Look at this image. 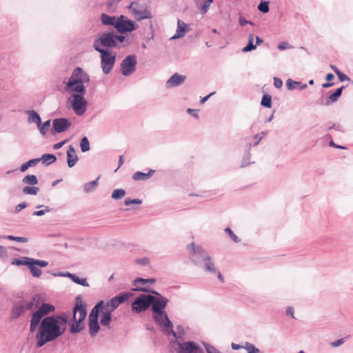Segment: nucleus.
Masks as SVG:
<instances>
[{
	"label": "nucleus",
	"instance_id": "nucleus-1",
	"mask_svg": "<svg viewBox=\"0 0 353 353\" xmlns=\"http://www.w3.org/2000/svg\"><path fill=\"white\" fill-rule=\"evenodd\" d=\"M68 323V315L63 312L59 315H51L44 317L40 322L35 336L36 346L41 347L62 336L66 330Z\"/></svg>",
	"mask_w": 353,
	"mask_h": 353
},
{
	"label": "nucleus",
	"instance_id": "nucleus-2",
	"mask_svg": "<svg viewBox=\"0 0 353 353\" xmlns=\"http://www.w3.org/2000/svg\"><path fill=\"white\" fill-rule=\"evenodd\" d=\"M89 81L88 74L82 68L77 67L72 71L65 85L66 90L72 93L71 105L78 116L83 115L87 110L88 102L84 97L86 92L84 83Z\"/></svg>",
	"mask_w": 353,
	"mask_h": 353
},
{
	"label": "nucleus",
	"instance_id": "nucleus-3",
	"mask_svg": "<svg viewBox=\"0 0 353 353\" xmlns=\"http://www.w3.org/2000/svg\"><path fill=\"white\" fill-rule=\"evenodd\" d=\"M168 301V299L165 296L157 297L150 294V307L152 312V319L159 327H170L172 325V321L165 310Z\"/></svg>",
	"mask_w": 353,
	"mask_h": 353
},
{
	"label": "nucleus",
	"instance_id": "nucleus-4",
	"mask_svg": "<svg viewBox=\"0 0 353 353\" xmlns=\"http://www.w3.org/2000/svg\"><path fill=\"white\" fill-rule=\"evenodd\" d=\"M87 316L86 305L83 303L80 295L75 299V305L72 308V317L70 323V332L77 334L85 327L83 322Z\"/></svg>",
	"mask_w": 353,
	"mask_h": 353
},
{
	"label": "nucleus",
	"instance_id": "nucleus-5",
	"mask_svg": "<svg viewBox=\"0 0 353 353\" xmlns=\"http://www.w3.org/2000/svg\"><path fill=\"white\" fill-rule=\"evenodd\" d=\"M39 304L40 300L37 295L34 296L30 299H22L14 302L11 312L12 319H17L26 311L37 307Z\"/></svg>",
	"mask_w": 353,
	"mask_h": 353
},
{
	"label": "nucleus",
	"instance_id": "nucleus-6",
	"mask_svg": "<svg viewBox=\"0 0 353 353\" xmlns=\"http://www.w3.org/2000/svg\"><path fill=\"white\" fill-rule=\"evenodd\" d=\"M37 310L33 312L30 323V332H34L38 327L40 322L48 314L55 310V307L48 303H43L37 307Z\"/></svg>",
	"mask_w": 353,
	"mask_h": 353
},
{
	"label": "nucleus",
	"instance_id": "nucleus-7",
	"mask_svg": "<svg viewBox=\"0 0 353 353\" xmlns=\"http://www.w3.org/2000/svg\"><path fill=\"white\" fill-rule=\"evenodd\" d=\"M103 304V301H99L91 310L88 316V327L89 333L92 337L97 335L100 330V325L99 323V316L101 307Z\"/></svg>",
	"mask_w": 353,
	"mask_h": 353
},
{
	"label": "nucleus",
	"instance_id": "nucleus-8",
	"mask_svg": "<svg viewBox=\"0 0 353 353\" xmlns=\"http://www.w3.org/2000/svg\"><path fill=\"white\" fill-rule=\"evenodd\" d=\"M97 52L101 54V68L105 74L112 70L116 61V53L112 54L108 49L98 48Z\"/></svg>",
	"mask_w": 353,
	"mask_h": 353
},
{
	"label": "nucleus",
	"instance_id": "nucleus-9",
	"mask_svg": "<svg viewBox=\"0 0 353 353\" xmlns=\"http://www.w3.org/2000/svg\"><path fill=\"white\" fill-rule=\"evenodd\" d=\"M128 8L131 11L137 21L150 19L152 18V14L150 9L145 4H140L137 1H132Z\"/></svg>",
	"mask_w": 353,
	"mask_h": 353
},
{
	"label": "nucleus",
	"instance_id": "nucleus-10",
	"mask_svg": "<svg viewBox=\"0 0 353 353\" xmlns=\"http://www.w3.org/2000/svg\"><path fill=\"white\" fill-rule=\"evenodd\" d=\"M117 47V43L114 39V32H107L102 33L98 38L95 39L93 43V48L97 51L98 48H108Z\"/></svg>",
	"mask_w": 353,
	"mask_h": 353
},
{
	"label": "nucleus",
	"instance_id": "nucleus-11",
	"mask_svg": "<svg viewBox=\"0 0 353 353\" xmlns=\"http://www.w3.org/2000/svg\"><path fill=\"white\" fill-rule=\"evenodd\" d=\"M186 249L190 252L191 261L197 266L202 264V261L208 254L201 245H196L194 243L187 245Z\"/></svg>",
	"mask_w": 353,
	"mask_h": 353
},
{
	"label": "nucleus",
	"instance_id": "nucleus-12",
	"mask_svg": "<svg viewBox=\"0 0 353 353\" xmlns=\"http://www.w3.org/2000/svg\"><path fill=\"white\" fill-rule=\"evenodd\" d=\"M151 305L150 294H141L132 303V310L136 314L145 312Z\"/></svg>",
	"mask_w": 353,
	"mask_h": 353
},
{
	"label": "nucleus",
	"instance_id": "nucleus-13",
	"mask_svg": "<svg viewBox=\"0 0 353 353\" xmlns=\"http://www.w3.org/2000/svg\"><path fill=\"white\" fill-rule=\"evenodd\" d=\"M171 343L177 345L176 353H204L201 347L193 341H172Z\"/></svg>",
	"mask_w": 353,
	"mask_h": 353
},
{
	"label": "nucleus",
	"instance_id": "nucleus-14",
	"mask_svg": "<svg viewBox=\"0 0 353 353\" xmlns=\"http://www.w3.org/2000/svg\"><path fill=\"white\" fill-rule=\"evenodd\" d=\"M137 25L132 20L128 19L124 15L117 17L115 29L120 34L132 32L137 28Z\"/></svg>",
	"mask_w": 353,
	"mask_h": 353
},
{
	"label": "nucleus",
	"instance_id": "nucleus-15",
	"mask_svg": "<svg viewBox=\"0 0 353 353\" xmlns=\"http://www.w3.org/2000/svg\"><path fill=\"white\" fill-rule=\"evenodd\" d=\"M137 63L135 54L126 56L121 63V71L123 76L128 77L136 71Z\"/></svg>",
	"mask_w": 353,
	"mask_h": 353
},
{
	"label": "nucleus",
	"instance_id": "nucleus-16",
	"mask_svg": "<svg viewBox=\"0 0 353 353\" xmlns=\"http://www.w3.org/2000/svg\"><path fill=\"white\" fill-rule=\"evenodd\" d=\"M161 328L162 332L169 336L172 335L174 339L173 341H179V339H182L183 335L185 334V329L182 325H178L176 327V332L173 330V323H172V325L170 327H160Z\"/></svg>",
	"mask_w": 353,
	"mask_h": 353
},
{
	"label": "nucleus",
	"instance_id": "nucleus-17",
	"mask_svg": "<svg viewBox=\"0 0 353 353\" xmlns=\"http://www.w3.org/2000/svg\"><path fill=\"white\" fill-rule=\"evenodd\" d=\"M71 125V121L67 118H57L52 121L54 133H61L66 131Z\"/></svg>",
	"mask_w": 353,
	"mask_h": 353
},
{
	"label": "nucleus",
	"instance_id": "nucleus-18",
	"mask_svg": "<svg viewBox=\"0 0 353 353\" xmlns=\"http://www.w3.org/2000/svg\"><path fill=\"white\" fill-rule=\"evenodd\" d=\"M186 77L184 75L179 74V73H174L172 75L170 79L166 81L165 86L167 88H172L177 87L185 81Z\"/></svg>",
	"mask_w": 353,
	"mask_h": 353
},
{
	"label": "nucleus",
	"instance_id": "nucleus-19",
	"mask_svg": "<svg viewBox=\"0 0 353 353\" xmlns=\"http://www.w3.org/2000/svg\"><path fill=\"white\" fill-rule=\"evenodd\" d=\"M66 156H67L68 166L69 168L74 167L75 165V164L77 163L79 158L77 154L76 150L72 145H70L68 146V150L66 152Z\"/></svg>",
	"mask_w": 353,
	"mask_h": 353
},
{
	"label": "nucleus",
	"instance_id": "nucleus-20",
	"mask_svg": "<svg viewBox=\"0 0 353 353\" xmlns=\"http://www.w3.org/2000/svg\"><path fill=\"white\" fill-rule=\"evenodd\" d=\"M188 30L189 28L188 25L183 21L178 19L176 33L172 37L171 39H179L184 37Z\"/></svg>",
	"mask_w": 353,
	"mask_h": 353
},
{
	"label": "nucleus",
	"instance_id": "nucleus-21",
	"mask_svg": "<svg viewBox=\"0 0 353 353\" xmlns=\"http://www.w3.org/2000/svg\"><path fill=\"white\" fill-rule=\"evenodd\" d=\"M100 313L102 314L100 319V324L102 326H109L112 321V312L104 308V303L102 305Z\"/></svg>",
	"mask_w": 353,
	"mask_h": 353
},
{
	"label": "nucleus",
	"instance_id": "nucleus-22",
	"mask_svg": "<svg viewBox=\"0 0 353 353\" xmlns=\"http://www.w3.org/2000/svg\"><path fill=\"white\" fill-rule=\"evenodd\" d=\"M286 87L290 90L294 89L303 90L305 89L307 87V84H303L300 81H295L291 79H288L286 81Z\"/></svg>",
	"mask_w": 353,
	"mask_h": 353
},
{
	"label": "nucleus",
	"instance_id": "nucleus-23",
	"mask_svg": "<svg viewBox=\"0 0 353 353\" xmlns=\"http://www.w3.org/2000/svg\"><path fill=\"white\" fill-rule=\"evenodd\" d=\"M251 148H252V143H249L246 145L245 146V149H246V151L242 158V161H241V168H244L251 163H254V162H251L250 161V157H251V154H250V150H251Z\"/></svg>",
	"mask_w": 353,
	"mask_h": 353
},
{
	"label": "nucleus",
	"instance_id": "nucleus-24",
	"mask_svg": "<svg viewBox=\"0 0 353 353\" xmlns=\"http://www.w3.org/2000/svg\"><path fill=\"white\" fill-rule=\"evenodd\" d=\"M101 21L104 26H112L115 28L117 17L115 16H110L107 14L102 13L101 15Z\"/></svg>",
	"mask_w": 353,
	"mask_h": 353
},
{
	"label": "nucleus",
	"instance_id": "nucleus-25",
	"mask_svg": "<svg viewBox=\"0 0 353 353\" xmlns=\"http://www.w3.org/2000/svg\"><path fill=\"white\" fill-rule=\"evenodd\" d=\"M344 89V86L337 88L334 93H332L327 99L325 103V105H330L332 103H334L338 101L339 98L341 96L343 90Z\"/></svg>",
	"mask_w": 353,
	"mask_h": 353
},
{
	"label": "nucleus",
	"instance_id": "nucleus-26",
	"mask_svg": "<svg viewBox=\"0 0 353 353\" xmlns=\"http://www.w3.org/2000/svg\"><path fill=\"white\" fill-rule=\"evenodd\" d=\"M154 172V170H150V171L147 173L137 171L133 174L132 179L134 181H145L148 179Z\"/></svg>",
	"mask_w": 353,
	"mask_h": 353
},
{
	"label": "nucleus",
	"instance_id": "nucleus-27",
	"mask_svg": "<svg viewBox=\"0 0 353 353\" xmlns=\"http://www.w3.org/2000/svg\"><path fill=\"white\" fill-rule=\"evenodd\" d=\"M26 113L28 114V123H34L37 125L41 124V117L39 114L34 110H27Z\"/></svg>",
	"mask_w": 353,
	"mask_h": 353
},
{
	"label": "nucleus",
	"instance_id": "nucleus-28",
	"mask_svg": "<svg viewBox=\"0 0 353 353\" xmlns=\"http://www.w3.org/2000/svg\"><path fill=\"white\" fill-rule=\"evenodd\" d=\"M197 8L200 10L202 14H205L208 12L210 4L213 2V0H194Z\"/></svg>",
	"mask_w": 353,
	"mask_h": 353
},
{
	"label": "nucleus",
	"instance_id": "nucleus-29",
	"mask_svg": "<svg viewBox=\"0 0 353 353\" xmlns=\"http://www.w3.org/2000/svg\"><path fill=\"white\" fill-rule=\"evenodd\" d=\"M32 259H33L32 258H30L28 256L17 258L13 260V261L12 262V264L16 265L18 266L26 265L28 268V266L30 265V263H31V261H32Z\"/></svg>",
	"mask_w": 353,
	"mask_h": 353
},
{
	"label": "nucleus",
	"instance_id": "nucleus-30",
	"mask_svg": "<svg viewBox=\"0 0 353 353\" xmlns=\"http://www.w3.org/2000/svg\"><path fill=\"white\" fill-rule=\"evenodd\" d=\"M37 159H40V161L48 165L54 163L57 161V157L54 154L46 153L43 154L40 158H37Z\"/></svg>",
	"mask_w": 353,
	"mask_h": 353
},
{
	"label": "nucleus",
	"instance_id": "nucleus-31",
	"mask_svg": "<svg viewBox=\"0 0 353 353\" xmlns=\"http://www.w3.org/2000/svg\"><path fill=\"white\" fill-rule=\"evenodd\" d=\"M204 263L205 270L214 273L216 272V268L213 262L211 261V257L208 255L205 256V259L202 261V263Z\"/></svg>",
	"mask_w": 353,
	"mask_h": 353
},
{
	"label": "nucleus",
	"instance_id": "nucleus-32",
	"mask_svg": "<svg viewBox=\"0 0 353 353\" xmlns=\"http://www.w3.org/2000/svg\"><path fill=\"white\" fill-rule=\"evenodd\" d=\"M254 35L253 34H250L248 37V43L242 48V52H248L256 49V45L254 44Z\"/></svg>",
	"mask_w": 353,
	"mask_h": 353
},
{
	"label": "nucleus",
	"instance_id": "nucleus-33",
	"mask_svg": "<svg viewBox=\"0 0 353 353\" xmlns=\"http://www.w3.org/2000/svg\"><path fill=\"white\" fill-rule=\"evenodd\" d=\"M39 162L40 159H37V158L30 159L21 165L20 171L22 172H26L30 167L35 166Z\"/></svg>",
	"mask_w": 353,
	"mask_h": 353
},
{
	"label": "nucleus",
	"instance_id": "nucleus-34",
	"mask_svg": "<svg viewBox=\"0 0 353 353\" xmlns=\"http://www.w3.org/2000/svg\"><path fill=\"white\" fill-rule=\"evenodd\" d=\"M22 182L24 184L35 185L38 183V179L34 174H28L23 177Z\"/></svg>",
	"mask_w": 353,
	"mask_h": 353
},
{
	"label": "nucleus",
	"instance_id": "nucleus-35",
	"mask_svg": "<svg viewBox=\"0 0 353 353\" xmlns=\"http://www.w3.org/2000/svg\"><path fill=\"white\" fill-rule=\"evenodd\" d=\"M132 295L130 292H121L114 296V299H116L117 302L119 305L125 303L131 296Z\"/></svg>",
	"mask_w": 353,
	"mask_h": 353
},
{
	"label": "nucleus",
	"instance_id": "nucleus-36",
	"mask_svg": "<svg viewBox=\"0 0 353 353\" xmlns=\"http://www.w3.org/2000/svg\"><path fill=\"white\" fill-rule=\"evenodd\" d=\"M99 179V176L97 177V179L94 181L85 183L84 188H83L85 192L90 193V192H93L95 188L99 185V182H98Z\"/></svg>",
	"mask_w": 353,
	"mask_h": 353
},
{
	"label": "nucleus",
	"instance_id": "nucleus-37",
	"mask_svg": "<svg viewBox=\"0 0 353 353\" xmlns=\"http://www.w3.org/2000/svg\"><path fill=\"white\" fill-rule=\"evenodd\" d=\"M119 304L117 302L116 299L114 298L110 299L107 302H104V308L109 310L110 312H113L114 310H116L119 307Z\"/></svg>",
	"mask_w": 353,
	"mask_h": 353
},
{
	"label": "nucleus",
	"instance_id": "nucleus-38",
	"mask_svg": "<svg viewBox=\"0 0 353 353\" xmlns=\"http://www.w3.org/2000/svg\"><path fill=\"white\" fill-rule=\"evenodd\" d=\"M28 268L30 269V271L34 277H39L41 276V269L37 267V265L34 264L33 260L31 261V263H30Z\"/></svg>",
	"mask_w": 353,
	"mask_h": 353
},
{
	"label": "nucleus",
	"instance_id": "nucleus-39",
	"mask_svg": "<svg viewBox=\"0 0 353 353\" xmlns=\"http://www.w3.org/2000/svg\"><path fill=\"white\" fill-rule=\"evenodd\" d=\"M261 105L265 108H270L272 107V97L268 94H263Z\"/></svg>",
	"mask_w": 353,
	"mask_h": 353
},
{
	"label": "nucleus",
	"instance_id": "nucleus-40",
	"mask_svg": "<svg viewBox=\"0 0 353 353\" xmlns=\"http://www.w3.org/2000/svg\"><path fill=\"white\" fill-rule=\"evenodd\" d=\"M39 190V189L38 187L32 185V186L24 187L22 192L25 194L36 195V194H37Z\"/></svg>",
	"mask_w": 353,
	"mask_h": 353
},
{
	"label": "nucleus",
	"instance_id": "nucleus-41",
	"mask_svg": "<svg viewBox=\"0 0 353 353\" xmlns=\"http://www.w3.org/2000/svg\"><path fill=\"white\" fill-rule=\"evenodd\" d=\"M80 148L82 152H85L90 150V142L86 137L81 139Z\"/></svg>",
	"mask_w": 353,
	"mask_h": 353
},
{
	"label": "nucleus",
	"instance_id": "nucleus-42",
	"mask_svg": "<svg viewBox=\"0 0 353 353\" xmlns=\"http://www.w3.org/2000/svg\"><path fill=\"white\" fill-rule=\"evenodd\" d=\"M72 281L74 283H75L77 284H79V285H81L84 286V287H88L89 286V284H88L86 279H85V278H80L79 276H78L75 274L72 276Z\"/></svg>",
	"mask_w": 353,
	"mask_h": 353
},
{
	"label": "nucleus",
	"instance_id": "nucleus-43",
	"mask_svg": "<svg viewBox=\"0 0 353 353\" xmlns=\"http://www.w3.org/2000/svg\"><path fill=\"white\" fill-rule=\"evenodd\" d=\"M243 348L247 351V353H261L260 350L252 343L246 342Z\"/></svg>",
	"mask_w": 353,
	"mask_h": 353
},
{
	"label": "nucleus",
	"instance_id": "nucleus-44",
	"mask_svg": "<svg viewBox=\"0 0 353 353\" xmlns=\"http://www.w3.org/2000/svg\"><path fill=\"white\" fill-rule=\"evenodd\" d=\"M50 125V120L48 119L44 123H41L39 125H37L38 129L39 130L40 133L43 136L46 134L48 128Z\"/></svg>",
	"mask_w": 353,
	"mask_h": 353
},
{
	"label": "nucleus",
	"instance_id": "nucleus-45",
	"mask_svg": "<svg viewBox=\"0 0 353 353\" xmlns=\"http://www.w3.org/2000/svg\"><path fill=\"white\" fill-rule=\"evenodd\" d=\"M125 194V191L123 189L114 190L112 193V198L118 200L121 199Z\"/></svg>",
	"mask_w": 353,
	"mask_h": 353
},
{
	"label": "nucleus",
	"instance_id": "nucleus-46",
	"mask_svg": "<svg viewBox=\"0 0 353 353\" xmlns=\"http://www.w3.org/2000/svg\"><path fill=\"white\" fill-rule=\"evenodd\" d=\"M156 282V279H143V278H137L133 281L134 285H137V283H141L142 285H145L146 283H154Z\"/></svg>",
	"mask_w": 353,
	"mask_h": 353
},
{
	"label": "nucleus",
	"instance_id": "nucleus-47",
	"mask_svg": "<svg viewBox=\"0 0 353 353\" xmlns=\"http://www.w3.org/2000/svg\"><path fill=\"white\" fill-rule=\"evenodd\" d=\"M258 10L263 13L265 14L269 12V2L268 1H261L259 6H258Z\"/></svg>",
	"mask_w": 353,
	"mask_h": 353
},
{
	"label": "nucleus",
	"instance_id": "nucleus-48",
	"mask_svg": "<svg viewBox=\"0 0 353 353\" xmlns=\"http://www.w3.org/2000/svg\"><path fill=\"white\" fill-rule=\"evenodd\" d=\"M133 290L139 291V292H151L152 294H154V296L160 297L162 296L158 292L155 290H150L148 288L145 287H137L136 288L133 289Z\"/></svg>",
	"mask_w": 353,
	"mask_h": 353
},
{
	"label": "nucleus",
	"instance_id": "nucleus-49",
	"mask_svg": "<svg viewBox=\"0 0 353 353\" xmlns=\"http://www.w3.org/2000/svg\"><path fill=\"white\" fill-rule=\"evenodd\" d=\"M224 230L234 242L239 243L241 241V239L232 232L230 228H226Z\"/></svg>",
	"mask_w": 353,
	"mask_h": 353
},
{
	"label": "nucleus",
	"instance_id": "nucleus-50",
	"mask_svg": "<svg viewBox=\"0 0 353 353\" xmlns=\"http://www.w3.org/2000/svg\"><path fill=\"white\" fill-rule=\"evenodd\" d=\"M325 126H327L326 129L327 130H334L336 131L341 132H345L342 125H341L340 124H338V123H333L332 125H328V123H327V124H325Z\"/></svg>",
	"mask_w": 353,
	"mask_h": 353
},
{
	"label": "nucleus",
	"instance_id": "nucleus-51",
	"mask_svg": "<svg viewBox=\"0 0 353 353\" xmlns=\"http://www.w3.org/2000/svg\"><path fill=\"white\" fill-rule=\"evenodd\" d=\"M6 239L12 241H15L20 243H26L28 242V239L26 237H21V236H14L12 235H8L6 236Z\"/></svg>",
	"mask_w": 353,
	"mask_h": 353
},
{
	"label": "nucleus",
	"instance_id": "nucleus-52",
	"mask_svg": "<svg viewBox=\"0 0 353 353\" xmlns=\"http://www.w3.org/2000/svg\"><path fill=\"white\" fill-rule=\"evenodd\" d=\"M51 210H52V209L49 206H45V209H43V210H40L33 212L32 215L37 216H43L46 212H49Z\"/></svg>",
	"mask_w": 353,
	"mask_h": 353
},
{
	"label": "nucleus",
	"instance_id": "nucleus-53",
	"mask_svg": "<svg viewBox=\"0 0 353 353\" xmlns=\"http://www.w3.org/2000/svg\"><path fill=\"white\" fill-rule=\"evenodd\" d=\"M141 203L142 201L140 199H131L130 198H126L124 201L125 205H130L131 204H141Z\"/></svg>",
	"mask_w": 353,
	"mask_h": 353
},
{
	"label": "nucleus",
	"instance_id": "nucleus-54",
	"mask_svg": "<svg viewBox=\"0 0 353 353\" xmlns=\"http://www.w3.org/2000/svg\"><path fill=\"white\" fill-rule=\"evenodd\" d=\"M292 48V46L286 41H281L278 45V49L279 50H285Z\"/></svg>",
	"mask_w": 353,
	"mask_h": 353
},
{
	"label": "nucleus",
	"instance_id": "nucleus-55",
	"mask_svg": "<svg viewBox=\"0 0 353 353\" xmlns=\"http://www.w3.org/2000/svg\"><path fill=\"white\" fill-rule=\"evenodd\" d=\"M239 23L241 26H244L247 24H250L252 26L254 25L252 21H248L245 18H244L243 17H241V16L239 18Z\"/></svg>",
	"mask_w": 353,
	"mask_h": 353
},
{
	"label": "nucleus",
	"instance_id": "nucleus-56",
	"mask_svg": "<svg viewBox=\"0 0 353 353\" xmlns=\"http://www.w3.org/2000/svg\"><path fill=\"white\" fill-rule=\"evenodd\" d=\"M33 262L34 263V264H36L37 265H38L41 268L46 267L48 265V261L39 260V259H33Z\"/></svg>",
	"mask_w": 353,
	"mask_h": 353
},
{
	"label": "nucleus",
	"instance_id": "nucleus-57",
	"mask_svg": "<svg viewBox=\"0 0 353 353\" xmlns=\"http://www.w3.org/2000/svg\"><path fill=\"white\" fill-rule=\"evenodd\" d=\"M114 39L115 40V42L117 43V44L122 43L125 40V37L123 35H118L114 32Z\"/></svg>",
	"mask_w": 353,
	"mask_h": 353
},
{
	"label": "nucleus",
	"instance_id": "nucleus-58",
	"mask_svg": "<svg viewBox=\"0 0 353 353\" xmlns=\"http://www.w3.org/2000/svg\"><path fill=\"white\" fill-rule=\"evenodd\" d=\"M274 85L276 88H281L283 86V81L280 78L274 77Z\"/></svg>",
	"mask_w": 353,
	"mask_h": 353
},
{
	"label": "nucleus",
	"instance_id": "nucleus-59",
	"mask_svg": "<svg viewBox=\"0 0 353 353\" xmlns=\"http://www.w3.org/2000/svg\"><path fill=\"white\" fill-rule=\"evenodd\" d=\"M27 203L26 202H23V203H21L19 204H18L16 207H15V210H14V212L15 213H19L21 210L26 208L27 207Z\"/></svg>",
	"mask_w": 353,
	"mask_h": 353
},
{
	"label": "nucleus",
	"instance_id": "nucleus-60",
	"mask_svg": "<svg viewBox=\"0 0 353 353\" xmlns=\"http://www.w3.org/2000/svg\"><path fill=\"white\" fill-rule=\"evenodd\" d=\"M336 75L338 76L339 81L341 82L349 80V78L347 77V76L346 74H343V72H341V71L337 72Z\"/></svg>",
	"mask_w": 353,
	"mask_h": 353
},
{
	"label": "nucleus",
	"instance_id": "nucleus-61",
	"mask_svg": "<svg viewBox=\"0 0 353 353\" xmlns=\"http://www.w3.org/2000/svg\"><path fill=\"white\" fill-rule=\"evenodd\" d=\"M344 342H345V339L343 338H342V339L336 340L335 341H333L331 343V345L334 347H339V346L341 345Z\"/></svg>",
	"mask_w": 353,
	"mask_h": 353
},
{
	"label": "nucleus",
	"instance_id": "nucleus-62",
	"mask_svg": "<svg viewBox=\"0 0 353 353\" xmlns=\"http://www.w3.org/2000/svg\"><path fill=\"white\" fill-rule=\"evenodd\" d=\"M187 112L196 119H199L198 110L195 109L188 108Z\"/></svg>",
	"mask_w": 353,
	"mask_h": 353
},
{
	"label": "nucleus",
	"instance_id": "nucleus-63",
	"mask_svg": "<svg viewBox=\"0 0 353 353\" xmlns=\"http://www.w3.org/2000/svg\"><path fill=\"white\" fill-rule=\"evenodd\" d=\"M137 262L138 263H140L141 265H147L149 264L150 263V260L147 257H144V258H142V259H137Z\"/></svg>",
	"mask_w": 353,
	"mask_h": 353
},
{
	"label": "nucleus",
	"instance_id": "nucleus-64",
	"mask_svg": "<svg viewBox=\"0 0 353 353\" xmlns=\"http://www.w3.org/2000/svg\"><path fill=\"white\" fill-rule=\"evenodd\" d=\"M329 145L330 147H334V148H339V149H343V150H346L347 149V147L336 144L332 140H331L329 142Z\"/></svg>",
	"mask_w": 353,
	"mask_h": 353
}]
</instances>
